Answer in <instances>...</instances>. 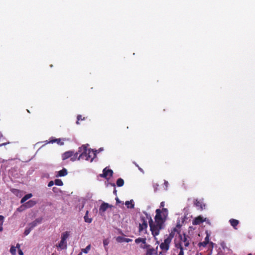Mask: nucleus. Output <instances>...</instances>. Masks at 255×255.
<instances>
[{"instance_id": "obj_9", "label": "nucleus", "mask_w": 255, "mask_h": 255, "mask_svg": "<svg viewBox=\"0 0 255 255\" xmlns=\"http://www.w3.org/2000/svg\"><path fill=\"white\" fill-rule=\"evenodd\" d=\"M207 221V218H203L202 216H199L196 217L192 221V224L193 225H198L203 223L204 222Z\"/></svg>"}, {"instance_id": "obj_35", "label": "nucleus", "mask_w": 255, "mask_h": 255, "mask_svg": "<svg viewBox=\"0 0 255 255\" xmlns=\"http://www.w3.org/2000/svg\"><path fill=\"white\" fill-rule=\"evenodd\" d=\"M164 205H165V202L164 201H162L160 203V207L162 208V209H163V208H164L163 207H164Z\"/></svg>"}, {"instance_id": "obj_14", "label": "nucleus", "mask_w": 255, "mask_h": 255, "mask_svg": "<svg viewBox=\"0 0 255 255\" xmlns=\"http://www.w3.org/2000/svg\"><path fill=\"white\" fill-rule=\"evenodd\" d=\"M68 172L66 168H63L62 170L59 171L58 172L57 174L56 175L57 177H62L64 176L67 175Z\"/></svg>"}, {"instance_id": "obj_46", "label": "nucleus", "mask_w": 255, "mask_h": 255, "mask_svg": "<svg viewBox=\"0 0 255 255\" xmlns=\"http://www.w3.org/2000/svg\"><path fill=\"white\" fill-rule=\"evenodd\" d=\"M114 193L116 195L117 194V190H116V189H114Z\"/></svg>"}, {"instance_id": "obj_36", "label": "nucleus", "mask_w": 255, "mask_h": 255, "mask_svg": "<svg viewBox=\"0 0 255 255\" xmlns=\"http://www.w3.org/2000/svg\"><path fill=\"white\" fill-rule=\"evenodd\" d=\"M132 241V240L129 238H125V242L129 243Z\"/></svg>"}, {"instance_id": "obj_10", "label": "nucleus", "mask_w": 255, "mask_h": 255, "mask_svg": "<svg viewBox=\"0 0 255 255\" xmlns=\"http://www.w3.org/2000/svg\"><path fill=\"white\" fill-rule=\"evenodd\" d=\"M112 205L109 204L107 203H103L99 208V213L101 215H102L108 208H112Z\"/></svg>"}, {"instance_id": "obj_15", "label": "nucleus", "mask_w": 255, "mask_h": 255, "mask_svg": "<svg viewBox=\"0 0 255 255\" xmlns=\"http://www.w3.org/2000/svg\"><path fill=\"white\" fill-rule=\"evenodd\" d=\"M230 224L231 225V226L235 229H237V226L238 225L239 223V221L236 219H230Z\"/></svg>"}, {"instance_id": "obj_7", "label": "nucleus", "mask_w": 255, "mask_h": 255, "mask_svg": "<svg viewBox=\"0 0 255 255\" xmlns=\"http://www.w3.org/2000/svg\"><path fill=\"white\" fill-rule=\"evenodd\" d=\"M180 241L184 243V246L185 248L189 246L190 244V237L187 236L185 234H179Z\"/></svg>"}, {"instance_id": "obj_43", "label": "nucleus", "mask_w": 255, "mask_h": 255, "mask_svg": "<svg viewBox=\"0 0 255 255\" xmlns=\"http://www.w3.org/2000/svg\"><path fill=\"white\" fill-rule=\"evenodd\" d=\"M137 166L138 167V169H139L140 171H141L142 172H143V170H142V168H141L140 167H139L138 165H137Z\"/></svg>"}, {"instance_id": "obj_40", "label": "nucleus", "mask_w": 255, "mask_h": 255, "mask_svg": "<svg viewBox=\"0 0 255 255\" xmlns=\"http://www.w3.org/2000/svg\"><path fill=\"white\" fill-rule=\"evenodd\" d=\"M2 224H0V232L3 230Z\"/></svg>"}, {"instance_id": "obj_12", "label": "nucleus", "mask_w": 255, "mask_h": 255, "mask_svg": "<svg viewBox=\"0 0 255 255\" xmlns=\"http://www.w3.org/2000/svg\"><path fill=\"white\" fill-rule=\"evenodd\" d=\"M36 204V201L33 200H30L24 204V205L26 208L32 207Z\"/></svg>"}, {"instance_id": "obj_8", "label": "nucleus", "mask_w": 255, "mask_h": 255, "mask_svg": "<svg viewBox=\"0 0 255 255\" xmlns=\"http://www.w3.org/2000/svg\"><path fill=\"white\" fill-rule=\"evenodd\" d=\"M113 170L112 169H107V167H106L103 169V173L100 174V176L107 179H109L110 177L113 176Z\"/></svg>"}, {"instance_id": "obj_16", "label": "nucleus", "mask_w": 255, "mask_h": 255, "mask_svg": "<svg viewBox=\"0 0 255 255\" xmlns=\"http://www.w3.org/2000/svg\"><path fill=\"white\" fill-rule=\"evenodd\" d=\"M194 204L195 206L199 209L202 210L203 208L205 207V205L203 204V203L200 202V201L198 200L197 199H196L194 201Z\"/></svg>"}, {"instance_id": "obj_28", "label": "nucleus", "mask_w": 255, "mask_h": 255, "mask_svg": "<svg viewBox=\"0 0 255 255\" xmlns=\"http://www.w3.org/2000/svg\"><path fill=\"white\" fill-rule=\"evenodd\" d=\"M32 229L31 228H30V227L28 228H26L25 231H24V234L25 235V236H27L28 235L30 231H31Z\"/></svg>"}, {"instance_id": "obj_44", "label": "nucleus", "mask_w": 255, "mask_h": 255, "mask_svg": "<svg viewBox=\"0 0 255 255\" xmlns=\"http://www.w3.org/2000/svg\"><path fill=\"white\" fill-rule=\"evenodd\" d=\"M206 222V223L210 225V222L209 219H207V221Z\"/></svg>"}, {"instance_id": "obj_39", "label": "nucleus", "mask_w": 255, "mask_h": 255, "mask_svg": "<svg viewBox=\"0 0 255 255\" xmlns=\"http://www.w3.org/2000/svg\"><path fill=\"white\" fill-rule=\"evenodd\" d=\"M164 184L165 185L166 187H167L168 185V182L167 181L164 180Z\"/></svg>"}, {"instance_id": "obj_27", "label": "nucleus", "mask_w": 255, "mask_h": 255, "mask_svg": "<svg viewBox=\"0 0 255 255\" xmlns=\"http://www.w3.org/2000/svg\"><path fill=\"white\" fill-rule=\"evenodd\" d=\"M90 249H91V245H89L88 246H87V247L85 249H83L82 250V251L85 254H87L89 252Z\"/></svg>"}, {"instance_id": "obj_31", "label": "nucleus", "mask_w": 255, "mask_h": 255, "mask_svg": "<svg viewBox=\"0 0 255 255\" xmlns=\"http://www.w3.org/2000/svg\"><path fill=\"white\" fill-rule=\"evenodd\" d=\"M82 116L81 115H78L77 118V121L76 122L77 124H79V121L83 120L84 119V118L83 119H82Z\"/></svg>"}, {"instance_id": "obj_29", "label": "nucleus", "mask_w": 255, "mask_h": 255, "mask_svg": "<svg viewBox=\"0 0 255 255\" xmlns=\"http://www.w3.org/2000/svg\"><path fill=\"white\" fill-rule=\"evenodd\" d=\"M38 224L36 223V222L35 221V220L34 221H33L32 222L30 223L29 224V226L30 228H31L32 229L34 228L35 227H36Z\"/></svg>"}, {"instance_id": "obj_2", "label": "nucleus", "mask_w": 255, "mask_h": 255, "mask_svg": "<svg viewBox=\"0 0 255 255\" xmlns=\"http://www.w3.org/2000/svg\"><path fill=\"white\" fill-rule=\"evenodd\" d=\"M97 150H94L91 148H88L87 146L83 145L78 149V153L80 154L78 159H85L92 162L96 156Z\"/></svg>"}, {"instance_id": "obj_37", "label": "nucleus", "mask_w": 255, "mask_h": 255, "mask_svg": "<svg viewBox=\"0 0 255 255\" xmlns=\"http://www.w3.org/2000/svg\"><path fill=\"white\" fill-rule=\"evenodd\" d=\"M18 254H19V255H23V252L21 250V249H18Z\"/></svg>"}, {"instance_id": "obj_3", "label": "nucleus", "mask_w": 255, "mask_h": 255, "mask_svg": "<svg viewBox=\"0 0 255 255\" xmlns=\"http://www.w3.org/2000/svg\"><path fill=\"white\" fill-rule=\"evenodd\" d=\"M69 235V232L68 231L63 233L61 235V241L58 245L56 246L57 247L60 248L61 250L66 249L67 247L66 240Z\"/></svg>"}, {"instance_id": "obj_48", "label": "nucleus", "mask_w": 255, "mask_h": 255, "mask_svg": "<svg viewBox=\"0 0 255 255\" xmlns=\"http://www.w3.org/2000/svg\"><path fill=\"white\" fill-rule=\"evenodd\" d=\"M116 200L117 202H119V199L118 198L116 199Z\"/></svg>"}, {"instance_id": "obj_4", "label": "nucleus", "mask_w": 255, "mask_h": 255, "mask_svg": "<svg viewBox=\"0 0 255 255\" xmlns=\"http://www.w3.org/2000/svg\"><path fill=\"white\" fill-rule=\"evenodd\" d=\"M78 154H79L78 151L75 153L72 151H68L64 152L62 154V157L63 160H66L69 157H71V160L72 161H74L76 160L77 159H78Z\"/></svg>"}, {"instance_id": "obj_26", "label": "nucleus", "mask_w": 255, "mask_h": 255, "mask_svg": "<svg viewBox=\"0 0 255 255\" xmlns=\"http://www.w3.org/2000/svg\"><path fill=\"white\" fill-rule=\"evenodd\" d=\"M26 208L24 205V204L21 205L19 207H18L16 210L17 211L19 212H22L25 210V209Z\"/></svg>"}, {"instance_id": "obj_11", "label": "nucleus", "mask_w": 255, "mask_h": 255, "mask_svg": "<svg viewBox=\"0 0 255 255\" xmlns=\"http://www.w3.org/2000/svg\"><path fill=\"white\" fill-rule=\"evenodd\" d=\"M175 247L176 248L180 249L178 255H184V248L180 241L179 243H175Z\"/></svg>"}, {"instance_id": "obj_33", "label": "nucleus", "mask_w": 255, "mask_h": 255, "mask_svg": "<svg viewBox=\"0 0 255 255\" xmlns=\"http://www.w3.org/2000/svg\"><path fill=\"white\" fill-rule=\"evenodd\" d=\"M4 220V217L2 215H0V224H3Z\"/></svg>"}, {"instance_id": "obj_49", "label": "nucleus", "mask_w": 255, "mask_h": 255, "mask_svg": "<svg viewBox=\"0 0 255 255\" xmlns=\"http://www.w3.org/2000/svg\"><path fill=\"white\" fill-rule=\"evenodd\" d=\"M248 255H252V254H249Z\"/></svg>"}, {"instance_id": "obj_13", "label": "nucleus", "mask_w": 255, "mask_h": 255, "mask_svg": "<svg viewBox=\"0 0 255 255\" xmlns=\"http://www.w3.org/2000/svg\"><path fill=\"white\" fill-rule=\"evenodd\" d=\"M209 235L207 234V235L206 236L204 239V241L200 243L199 244V246H202L203 247H205L207 246L208 244H209Z\"/></svg>"}, {"instance_id": "obj_45", "label": "nucleus", "mask_w": 255, "mask_h": 255, "mask_svg": "<svg viewBox=\"0 0 255 255\" xmlns=\"http://www.w3.org/2000/svg\"><path fill=\"white\" fill-rule=\"evenodd\" d=\"M111 185L113 186V187H115L116 186V185L115 183H110Z\"/></svg>"}, {"instance_id": "obj_30", "label": "nucleus", "mask_w": 255, "mask_h": 255, "mask_svg": "<svg viewBox=\"0 0 255 255\" xmlns=\"http://www.w3.org/2000/svg\"><path fill=\"white\" fill-rule=\"evenodd\" d=\"M60 141V139H54L50 140L48 143H53L54 142H57L58 143H59Z\"/></svg>"}, {"instance_id": "obj_21", "label": "nucleus", "mask_w": 255, "mask_h": 255, "mask_svg": "<svg viewBox=\"0 0 255 255\" xmlns=\"http://www.w3.org/2000/svg\"><path fill=\"white\" fill-rule=\"evenodd\" d=\"M109 241L108 239H106L103 240V245H104L105 249L106 251H107L108 250V248H107V246L109 245Z\"/></svg>"}, {"instance_id": "obj_6", "label": "nucleus", "mask_w": 255, "mask_h": 255, "mask_svg": "<svg viewBox=\"0 0 255 255\" xmlns=\"http://www.w3.org/2000/svg\"><path fill=\"white\" fill-rule=\"evenodd\" d=\"M171 242V241L166 238L164 239V242L161 243L159 246L162 252L166 253L169 250Z\"/></svg>"}, {"instance_id": "obj_47", "label": "nucleus", "mask_w": 255, "mask_h": 255, "mask_svg": "<svg viewBox=\"0 0 255 255\" xmlns=\"http://www.w3.org/2000/svg\"><path fill=\"white\" fill-rule=\"evenodd\" d=\"M78 255H82V253L80 252Z\"/></svg>"}, {"instance_id": "obj_34", "label": "nucleus", "mask_w": 255, "mask_h": 255, "mask_svg": "<svg viewBox=\"0 0 255 255\" xmlns=\"http://www.w3.org/2000/svg\"><path fill=\"white\" fill-rule=\"evenodd\" d=\"M54 182L53 181H50L48 184V186L51 187L54 185Z\"/></svg>"}, {"instance_id": "obj_38", "label": "nucleus", "mask_w": 255, "mask_h": 255, "mask_svg": "<svg viewBox=\"0 0 255 255\" xmlns=\"http://www.w3.org/2000/svg\"><path fill=\"white\" fill-rule=\"evenodd\" d=\"M209 244H210V246L211 247V248H213L214 244L213 242H210Z\"/></svg>"}, {"instance_id": "obj_17", "label": "nucleus", "mask_w": 255, "mask_h": 255, "mask_svg": "<svg viewBox=\"0 0 255 255\" xmlns=\"http://www.w3.org/2000/svg\"><path fill=\"white\" fill-rule=\"evenodd\" d=\"M32 197V194L31 193H29L26 195H25L21 199L20 201L21 203H24L27 200L30 199L31 197Z\"/></svg>"}, {"instance_id": "obj_22", "label": "nucleus", "mask_w": 255, "mask_h": 255, "mask_svg": "<svg viewBox=\"0 0 255 255\" xmlns=\"http://www.w3.org/2000/svg\"><path fill=\"white\" fill-rule=\"evenodd\" d=\"M54 183L57 186H62L63 185L62 181L59 179H55L54 181Z\"/></svg>"}, {"instance_id": "obj_20", "label": "nucleus", "mask_w": 255, "mask_h": 255, "mask_svg": "<svg viewBox=\"0 0 255 255\" xmlns=\"http://www.w3.org/2000/svg\"><path fill=\"white\" fill-rule=\"evenodd\" d=\"M125 205L127 206L128 208L132 209L134 208V204H132L131 201H127L125 203Z\"/></svg>"}, {"instance_id": "obj_19", "label": "nucleus", "mask_w": 255, "mask_h": 255, "mask_svg": "<svg viewBox=\"0 0 255 255\" xmlns=\"http://www.w3.org/2000/svg\"><path fill=\"white\" fill-rule=\"evenodd\" d=\"M124 180L122 178H120L117 180L116 184L118 187H122L124 185Z\"/></svg>"}, {"instance_id": "obj_41", "label": "nucleus", "mask_w": 255, "mask_h": 255, "mask_svg": "<svg viewBox=\"0 0 255 255\" xmlns=\"http://www.w3.org/2000/svg\"><path fill=\"white\" fill-rule=\"evenodd\" d=\"M7 143H9V142H7V143H1V144H0V147L3 146V145H6V144Z\"/></svg>"}, {"instance_id": "obj_42", "label": "nucleus", "mask_w": 255, "mask_h": 255, "mask_svg": "<svg viewBox=\"0 0 255 255\" xmlns=\"http://www.w3.org/2000/svg\"><path fill=\"white\" fill-rule=\"evenodd\" d=\"M15 248H16H16H17V249H18H18H20V245H19V244H17V245H16V247Z\"/></svg>"}, {"instance_id": "obj_1", "label": "nucleus", "mask_w": 255, "mask_h": 255, "mask_svg": "<svg viewBox=\"0 0 255 255\" xmlns=\"http://www.w3.org/2000/svg\"><path fill=\"white\" fill-rule=\"evenodd\" d=\"M156 215L154 217L155 222L153 223L151 216L146 212H144L145 216H140L139 218L138 232L140 235L142 233H147L148 227L147 221L148 220L149 225L151 234L153 237H156L159 234L161 230L164 227V223L166 221L168 215V211L167 208H163L161 210L157 209L155 210Z\"/></svg>"}, {"instance_id": "obj_5", "label": "nucleus", "mask_w": 255, "mask_h": 255, "mask_svg": "<svg viewBox=\"0 0 255 255\" xmlns=\"http://www.w3.org/2000/svg\"><path fill=\"white\" fill-rule=\"evenodd\" d=\"M181 232V225L179 224H177L175 228H174L170 233L169 235L166 238L169 239L170 241H172V239L174 237L176 234H179Z\"/></svg>"}, {"instance_id": "obj_23", "label": "nucleus", "mask_w": 255, "mask_h": 255, "mask_svg": "<svg viewBox=\"0 0 255 255\" xmlns=\"http://www.w3.org/2000/svg\"><path fill=\"white\" fill-rule=\"evenodd\" d=\"M11 192L15 194L16 196H18V195L20 193L21 191L17 189H10Z\"/></svg>"}, {"instance_id": "obj_32", "label": "nucleus", "mask_w": 255, "mask_h": 255, "mask_svg": "<svg viewBox=\"0 0 255 255\" xmlns=\"http://www.w3.org/2000/svg\"><path fill=\"white\" fill-rule=\"evenodd\" d=\"M42 218H38V219H36L35 221L36 222V223L37 224H39L41 223L42 222Z\"/></svg>"}, {"instance_id": "obj_24", "label": "nucleus", "mask_w": 255, "mask_h": 255, "mask_svg": "<svg viewBox=\"0 0 255 255\" xmlns=\"http://www.w3.org/2000/svg\"><path fill=\"white\" fill-rule=\"evenodd\" d=\"M125 238H124V237H121V236H118L116 238V241L118 243L125 242Z\"/></svg>"}, {"instance_id": "obj_18", "label": "nucleus", "mask_w": 255, "mask_h": 255, "mask_svg": "<svg viewBox=\"0 0 255 255\" xmlns=\"http://www.w3.org/2000/svg\"><path fill=\"white\" fill-rule=\"evenodd\" d=\"M88 211H87L86 212V213L85 216L84 217V221L86 223H91L92 221V219L88 217Z\"/></svg>"}, {"instance_id": "obj_25", "label": "nucleus", "mask_w": 255, "mask_h": 255, "mask_svg": "<svg viewBox=\"0 0 255 255\" xmlns=\"http://www.w3.org/2000/svg\"><path fill=\"white\" fill-rule=\"evenodd\" d=\"M16 248L14 246H12L10 249V252L12 255H16Z\"/></svg>"}]
</instances>
